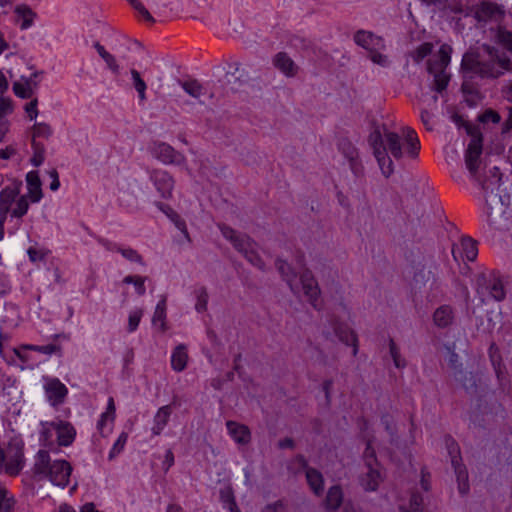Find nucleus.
I'll return each instance as SVG.
<instances>
[{
    "label": "nucleus",
    "instance_id": "9",
    "mask_svg": "<svg viewBox=\"0 0 512 512\" xmlns=\"http://www.w3.org/2000/svg\"><path fill=\"white\" fill-rule=\"evenodd\" d=\"M153 156L164 164L180 165L185 162V157L167 143H155L152 149Z\"/></svg>",
    "mask_w": 512,
    "mask_h": 512
},
{
    "label": "nucleus",
    "instance_id": "50",
    "mask_svg": "<svg viewBox=\"0 0 512 512\" xmlns=\"http://www.w3.org/2000/svg\"><path fill=\"white\" fill-rule=\"evenodd\" d=\"M28 196H21L16 203V208H14L11 212L13 217L21 218L24 216L29 208V203L27 200Z\"/></svg>",
    "mask_w": 512,
    "mask_h": 512
},
{
    "label": "nucleus",
    "instance_id": "59",
    "mask_svg": "<svg viewBox=\"0 0 512 512\" xmlns=\"http://www.w3.org/2000/svg\"><path fill=\"white\" fill-rule=\"evenodd\" d=\"M12 111H13V105H12L11 99L1 97L0 98V118L12 113Z\"/></svg>",
    "mask_w": 512,
    "mask_h": 512
},
{
    "label": "nucleus",
    "instance_id": "45",
    "mask_svg": "<svg viewBox=\"0 0 512 512\" xmlns=\"http://www.w3.org/2000/svg\"><path fill=\"white\" fill-rule=\"evenodd\" d=\"M433 45L431 43H422L414 51L411 52V57L416 63H420L425 57L431 54Z\"/></svg>",
    "mask_w": 512,
    "mask_h": 512
},
{
    "label": "nucleus",
    "instance_id": "37",
    "mask_svg": "<svg viewBox=\"0 0 512 512\" xmlns=\"http://www.w3.org/2000/svg\"><path fill=\"white\" fill-rule=\"evenodd\" d=\"M342 503V491L339 486H333L328 490L326 496L327 508L335 510L340 507Z\"/></svg>",
    "mask_w": 512,
    "mask_h": 512
},
{
    "label": "nucleus",
    "instance_id": "19",
    "mask_svg": "<svg viewBox=\"0 0 512 512\" xmlns=\"http://www.w3.org/2000/svg\"><path fill=\"white\" fill-rule=\"evenodd\" d=\"M457 252L465 256L468 261H474L478 255L477 243L469 237H463L459 245L452 248V254L455 260L458 259Z\"/></svg>",
    "mask_w": 512,
    "mask_h": 512
},
{
    "label": "nucleus",
    "instance_id": "25",
    "mask_svg": "<svg viewBox=\"0 0 512 512\" xmlns=\"http://www.w3.org/2000/svg\"><path fill=\"white\" fill-rule=\"evenodd\" d=\"M188 353L184 344H179L175 347L171 356V366L174 371L181 372L187 366Z\"/></svg>",
    "mask_w": 512,
    "mask_h": 512
},
{
    "label": "nucleus",
    "instance_id": "54",
    "mask_svg": "<svg viewBox=\"0 0 512 512\" xmlns=\"http://www.w3.org/2000/svg\"><path fill=\"white\" fill-rule=\"evenodd\" d=\"M389 350H390V355L394 361V365L397 368H403L406 365V363L403 359H401L399 349L392 339H390V342H389Z\"/></svg>",
    "mask_w": 512,
    "mask_h": 512
},
{
    "label": "nucleus",
    "instance_id": "6",
    "mask_svg": "<svg viewBox=\"0 0 512 512\" xmlns=\"http://www.w3.org/2000/svg\"><path fill=\"white\" fill-rule=\"evenodd\" d=\"M218 227L223 237L230 241L233 247L243 256L256 249V243L248 235L240 234L225 224H218Z\"/></svg>",
    "mask_w": 512,
    "mask_h": 512
},
{
    "label": "nucleus",
    "instance_id": "12",
    "mask_svg": "<svg viewBox=\"0 0 512 512\" xmlns=\"http://www.w3.org/2000/svg\"><path fill=\"white\" fill-rule=\"evenodd\" d=\"M503 8L493 2L483 1L475 9V18L479 22H488L491 20H499L504 17Z\"/></svg>",
    "mask_w": 512,
    "mask_h": 512
},
{
    "label": "nucleus",
    "instance_id": "62",
    "mask_svg": "<svg viewBox=\"0 0 512 512\" xmlns=\"http://www.w3.org/2000/svg\"><path fill=\"white\" fill-rule=\"evenodd\" d=\"M506 112H507L506 119L503 122L502 129H501V133L503 135L507 134L508 132H510L512 130V107L506 108Z\"/></svg>",
    "mask_w": 512,
    "mask_h": 512
},
{
    "label": "nucleus",
    "instance_id": "28",
    "mask_svg": "<svg viewBox=\"0 0 512 512\" xmlns=\"http://www.w3.org/2000/svg\"><path fill=\"white\" fill-rule=\"evenodd\" d=\"M159 208L171 219L175 226L183 233L188 242H191L185 221L169 206L160 204Z\"/></svg>",
    "mask_w": 512,
    "mask_h": 512
},
{
    "label": "nucleus",
    "instance_id": "39",
    "mask_svg": "<svg viewBox=\"0 0 512 512\" xmlns=\"http://www.w3.org/2000/svg\"><path fill=\"white\" fill-rule=\"evenodd\" d=\"M107 248L108 249H112V250H116L117 252L121 253V255L124 258H126L127 260H129L131 262L139 263L142 266L145 265V262H144L142 256L135 249L123 248V247H120V246L110 247V245H107Z\"/></svg>",
    "mask_w": 512,
    "mask_h": 512
},
{
    "label": "nucleus",
    "instance_id": "16",
    "mask_svg": "<svg viewBox=\"0 0 512 512\" xmlns=\"http://www.w3.org/2000/svg\"><path fill=\"white\" fill-rule=\"evenodd\" d=\"M354 41L357 45L365 48L369 52L374 49H385V42L383 38L368 31H357L354 35Z\"/></svg>",
    "mask_w": 512,
    "mask_h": 512
},
{
    "label": "nucleus",
    "instance_id": "2",
    "mask_svg": "<svg viewBox=\"0 0 512 512\" xmlns=\"http://www.w3.org/2000/svg\"><path fill=\"white\" fill-rule=\"evenodd\" d=\"M71 465L65 460L52 461L47 450H38L34 458L33 473L57 486L65 487L69 482Z\"/></svg>",
    "mask_w": 512,
    "mask_h": 512
},
{
    "label": "nucleus",
    "instance_id": "33",
    "mask_svg": "<svg viewBox=\"0 0 512 512\" xmlns=\"http://www.w3.org/2000/svg\"><path fill=\"white\" fill-rule=\"evenodd\" d=\"M384 127H387L385 124L381 126H377L374 131L369 135V144L373 148V154L376 155V150L384 149Z\"/></svg>",
    "mask_w": 512,
    "mask_h": 512
},
{
    "label": "nucleus",
    "instance_id": "34",
    "mask_svg": "<svg viewBox=\"0 0 512 512\" xmlns=\"http://www.w3.org/2000/svg\"><path fill=\"white\" fill-rule=\"evenodd\" d=\"M405 140H406V143H407V146H408V154L412 157V158H416L418 156V152L420 150V142H419V139L415 133L414 130L410 129V128H407L405 130Z\"/></svg>",
    "mask_w": 512,
    "mask_h": 512
},
{
    "label": "nucleus",
    "instance_id": "58",
    "mask_svg": "<svg viewBox=\"0 0 512 512\" xmlns=\"http://www.w3.org/2000/svg\"><path fill=\"white\" fill-rule=\"evenodd\" d=\"M220 499L227 506L228 504L235 501L233 489L230 486L220 490Z\"/></svg>",
    "mask_w": 512,
    "mask_h": 512
},
{
    "label": "nucleus",
    "instance_id": "46",
    "mask_svg": "<svg viewBox=\"0 0 512 512\" xmlns=\"http://www.w3.org/2000/svg\"><path fill=\"white\" fill-rule=\"evenodd\" d=\"M115 410L116 409H115L114 399L112 397H110L108 399L106 412L101 415V418L98 422V428L100 431L103 430V427L107 421L112 422L114 420Z\"/></svg>",
    "mask_w": 512,
    "mask_h": 512
},
{
    "label": "nucleus",
    "instance_id": "38",
    "mask_svg": "<svg viewBox=\"0 0 512 512\" xmlns=\"http://www.w3.org/2000/svg\"><path fill=\"white\" fill-rule=\"evenodd\" d=\"M495 41L498 44H501L504 48H506L512 54V32L506 30L503 27H497L495 30Z\"/></svg>",
    "mask_w": 512,
    "mask_h": 512
},
{
    "label": "nucleus",
    "instance_id": "26",
    "mask_svg": "<svg viewBox=\"0 0 512 512\" xmlns=\"http://www.w3.org/2000/svg\"><path fill=\"white\" fill-rule=\"evenodd\" d=\"M171 413V405H165L158 409L157 413L155 414L154 425L152 427V432L154 435H159L162 432L169 421Z\"/></svg>",
    "mask_w": 512,
    "mask_h": 512
},
{
    "label": "nucleus",
    "instance_id": "1",
    "mask_svg": "<svg viewBox=\"0 0 512 512\" xmlns=\"http://www.w3.org/2000/svg\"><path fill=\"white\" fill-rule=\"evenodd\" d=\"M505 71L512 73L511 60L508 56L501 55L497 47L484 43L478 49H469L463 54L460 65L462 91L472 93V82L475 78L494 80Z\"/></svg>",
    "mask_w": 512,
    "mask_h": 512
},
{
    "label": "nucleus",
    "instance_id": "43",
    "mask_svg": "<svg viewBox=\"0 0 512 512\" xmlns=\"http://www.w3.org/2000/svg\"><path fill=\"white\" fill-rule=\"evenodd\" d=\"M131 76H132V80H133V86L136 89V91L138 92L140 101L141 102L145 101L146 100L145 91L147 88L145 81L141 78L140 73L135 69L131 70Z\"/></svg>",
    "mask_w": 512,
    "mask_h": 512
},
{
    "label": "nucleus",
    "instance_id": "22",
    "mask_svg": "<svg viewBox=\"0 0 512 512\" xmlns=\"http://www.w3.org/2000/svg\"><path fill=\"white\" fill-rule=\"evenodd\" d=\"M275 264H276L277 270L281 274L282 278L287 282L291 291L294 294H297L298 287H297V285L294 284L297 274L294 271V269L292 268V266L280 258H278L276 260Z\"/></svg>",
    "mask_w": 512,
    "mask_h": 512
},
{
    "label": "nucleus",
    "instance_id": "32",
    "mask_svg": "<svg viewBox=\"0 0 512 512\" xmlns=\"http://www.w3.org/2000/svg\"><path fill=\"white\" fill-rule=\"evenodd\" d=\"M433 319L435 324L438 327H447L451 324L453 316L452 309L449 306H441L439 307L433 315Z\"/></svg>",
    "mask_w": 512,
    "mask_h": 512
},
{
    "label": "nucleus",
    "instance_id": "29",
    "mask_svg": "<svg viewBox=\"0 0 512 512\" xmlns=\"http://www.w3.org/2000/svg\"><path fill=\"white\" fill-rule=\"evenodd\" d=\"M378 165L381 169L382 174L388 178L394 172L393 161L391 157L386 153L385 149L376 150V155H374Z\"/></svg>",
    "mask_w": 512,
    "mask_h": 512
},
{
    "label": "nucleus",
    "instance_id": "14",
    "mask_svg": "<svg viewBox=\"0 0 512 512\" xmlns=\"http://www.w3.org/2000/svg\"><path fill=\"white\" fill-rule=\"evenodd\" d=\"M303 292L311 305L317 308V301L320 295V289L311 271L306 270L300 276Z\"/></svg>",
    "mask_w": 512,
    "mask_h": 512
},
{
    "label": "nucleus",
    "instance_id": "42",
    "mask_svg": "<svg viewBox=\"0 0 512 512\" xmlns=\"http://www.w3.org/2000/svg\"><path fill=\"white\" fill-rule=\"evenodd\" d=\"M53 133L51 126L47 123H35L32 127V139H49Z\"/></svg>",
    "mask_w": 512,
    "mask_h": 512
},
{
    "label": "nucleus",
    "instance_id": "7",
    "mask_svg": "<svg viewBox=\"0 0 512 512\" xmlns=\"http://www.w3.org/2000/svg\"><path fill=\"white\" fill-rule=\"evenodd\" d=\"M218 227L223 237L230 241L233 247L243 256L256 249V243L248 235L240 234L225 224H218Z\"/></svg>",
    "mask_w": 512,
    "mask_h": 512
},
{
    "label": "nucleus",
    "instance_id": "21",
    "mask_svg": "<svg viewBox=\"0 0 512 512\" xmlns=\"http://www.w3.org/2000/svg\"><path fill=\"white\" fill-rule=\"evenodd\" d=\"M227 429L231 437L235 440V442L239 445H247L250 441L251 435L250 430L247 426L228 421Z\"/></svg>",
    "mask_w": 512,
    "mask_h": 512
},
{
    "label": "nucleus",
    "instance_id": "13",
    "mask_svg": "<svg viewBox=\"0 0 512 512\" xmlns=\"http://www.w3.org/2000/svg\"><path fill=\"white\" fill-rule=\"evenodd\" d=\"M150 179L153 181L161 197L170 198L172 196L174 179L167 171L154 170L150 174Z\"/></svg>",
    "mask_w": 512,
    "mask_h": 512
},
{
    "label": "nucleus",
    "instance_id": "53",
    "mask_svg": "<svg viewBox=\"0 0 512 512\" xmlns=\"http://www.w3.org/2000/svg\"><path fill=\"white\" fill-rule=\"evenodd\" d=\"M142 316H143L142 309H136L129 314V318H128V331L129 332H134L137 329Z\"/></svg>",
    "mask_w": 512,
    "mask_h": 512
},
{
    "label": "nucleus",
    "instance_id": "3",
    "mask_svg": "<svg viewBox=\"0 0 512 512\" xmlns=\"http://www.w3.org/2000/svg\"><path fill=\"white\" fill-rule=\"evenodd\" d=\"M452 47L448 44H442L437 55L428 61V72L433 75V86L438 92L446 89L450 80V75L446 68L451 61Z\"/></svg>",
    "mask_w": 512,
    "mask_h": 512
},
{
    "label": "nucleus",
    "instance_id": "55",
    "mask_svg": "<svg viewBox=\"0 0 512 512\" xmlns=\"http://www.w3.org/2000/svg\"><path fill=\"white\" fill-rule=\"evenodd\" d=\"M133 8L148 22L154 23V18L139 0H128Z\"/></svg>",
    "mask_w": 512,
    "mask_h": 512
},
{
    "label": "nucleus",
    "instance_id": "4",
    "mask_svg": "<svg viewBox=\"0 0 512 512\" xmlns=\"http://www.w3.org/2000/svg\"><path fill=\"white\" fill-rule=\"evenodd\" d=\"M477 293L485 302L486 297H490L495 301H502L506 296L503 282L498 272L490 271L482 273L477 277Z\"/></svg>",
    "mask_w": 512,
    "mask_h": 512
},
{
    "label": "nucleus",
    "instance_id": "31",
    "mask_svg": "<svg viewBox=\"0 0 512 512\" xmlns=\"http://www.w3.org/2000/svg\"><path fill=\"white\" fill-rule=\"evenodd\" d=\"M152 323L154 325L159 324L162 332L166 331V296H162L158 302L152 317Z\"/></svg>",
    "mask_w": 512,
    "mask_h": 512
},
{
    "label": "nucleus",
    "instance_id": "5",
    "mask_svg": "<svg viewBox=\"0 0 512 512\" xmlns=\"http://www.w3.org/2000/svg\"><path fill=\"white\" fill-rule=\"evenodd\" d=\"M467 133L471 136L465 153V164L469 172L474 176L479 170L482 154V135L478 127L468 126Z\"/></svg>",
    "mask_w": 512,
    "mask_h": 512
},
{
    "label": "nucleus",
    "instance_id": "49",
    "mask_svg": "<svg viewBox=\"0 0 512 512\" xmlns=\"http://www.w3.org/2000/svg\"><path fill=\"white\" fill-rule=\"evenodd\" d=\"M347 156L349 157V160H350V167H351L352 172L356 176H362L364 168H363L362 164L357 159V153H356L355 149L350 148V151L347 153Z\"/></svg>",
    "mask_w": 512,
    "mask_h": 512
},
{
    "label": "nucleus",
    "instance_id": "44",
    "mask_svg": "<svg viewBox=\"0 0 512 512\" xmlns=\"http://www.w3.org/2000/svg\"><path fill=\"white\" fill-rule=\"evenodd\" d=\"M14 93L23 99H28L33 94V88L31 85V80L27 79L25 83L15 82L13 84Z\"/></svg>",
    "mask_w": 512,
    "mask_h": 512
},
{
    "label": "nucleus",
    "instance_id": "41",
    "mask_svg": "<svg viewBox=\"0 0 512 512\" xmlns=\"http://www.w3.org/2000/svg\"><path fill=\"white\" fill-rule=\"evenodd\" d=\"M181 85L184 91L193 98L198 99L204 94V88L197 80L185 81Z\"/></svg>",
    "mask_w": 512,
    "mask_h": 512
},
{
    "label": "nucleus",
    "instance_id": "63",
    "mask_svg": "<svg viewBox=\"0 0 512 512\" xmlns=\"http://www.w3.org/2000/svg\"><path fill=\"white\" fill-rule=\"evenodd\" d=\"M102 59L106 62L107 66L114 72H119V65L117 64V61L115 57L107 52L105 55H103Z\"/></svg>",
    "mask_w": 512,
    "mask_h": 512
},
{
    "label": "nucleus",
    "instance_id": "8",
    "mask_svg": "<svg viewBox=\"0 0 512 512\" xmlns=\"http://www.w3.org/2000/svg\"><path fill=\"white\" fill-rule=\"evenodd\" d=\"M22 450H0V472L4 469L9 475H17L24 466Z\"/></svg>",
    "mask_w": 512,
    "mask_h": 512
},
{
    "label": "nucleus",
    "instance_id": "36",
    "mask_svg": "<svg viewBox=\"0 0 512 512\" xmlns=\"http://www.w3.org/2000/svg\"><path fill=\"white\" fill-rule=\"evenodd\" d=\"M368 468L366 477L362 480L363 486L367 491H374L379 485L380 473L376 469H373L370 463H368Z\"/></svg>",
    "mask_w": 512,
    "mask_h": 512
},
{
    "label": "nucleus",
    "instance_id": "24",
    "mask_svg": "<svg viewBox=\"0 0 512 512\" xmlns=\"http://www.w3.org/2000/svg\"><path fill=\"white\" fill-rule=\"evenodd\" d=\"M454 377L468 393L474 394L477 392L478 379L472 372L460 369L454 372Z\"/></svg>",
    "mask_w": 512,
    "mask_h": 512
},
{
    "label": "nucleus",
    "instance_id": "40",
    "mask_svg": "<svg viewBox=\"0 0 512 512\" xmlns=\"http://www.w3.org/2000/svg\"><path fill=\"white\" fill-rule=\"evenodd\" d=\"M31 146H32V149H33V156L31 158V163L35 166V167H38L40 166L43 162H44V159H45V146L43 143L35 140V139H31Z\"/></svg>",
    "mask_w": 512,
    "mask_h": 512
},
{
    "label": "nucleus",
    "instance_id": "60",
    "mask_svg": "<svg viewBox=\"0 0 512 512\" xmlns=\"http://www.w3.org/2000/svg\"><path fill=\"white\" fill-rule=\"evenodd\" d=\"M423 498L419 494H413L410 500L411 512H422Z\"/></svg>",
    "mask_w": 512,
    "mask_h": 512
},
{
    "label": "nucleus",
    "instance_id": "61",
    "mask_svg": "<svg viewBox=\"0 0 512 512\" xmlns=\"http://www.w3.org/2000/svg\"><path fill=\"white\" fill-rule=\"evenodd\" d=\"M27 348L42 352L44 354H53L59 350V347L54 344L44 345V346H27Z\"/></svg>",
    "mask_w": 512,
    "mask_h": 512
},
{
    "label": "nucleus",
    "instance_id": "23",
    "mask_svg": "<svg viewBox=\"0 0 512 512\" xmlns=\"http://www.w3.org/2000/svg\"><path fill=\"white\" fill-rule=\"evenodd\" d=\"M28 186V197L33 203L39 202L42 198L41 181L36 171H31L26 175Z\"/></svg>",
    "mask_w": 512,
    "mask_h": 512
},
{
    "label": "nucleus",
    "instance_id": "52",
    "mask_svg": "<svg viewBox=\"0 0 512 512\" xmlns=\"http://www.w3.org/2000/svg\"><path fill=\"white\" fill-rule=\"evenodd\" d=\"M208 303V293L206 288L202 287L197 290V302L195 304V309L198 312H203L207 309Z\"/></svg>",
    "mask_w": 512,
    "mask_h": 512
},
{
    "label": "nucleus",
    "instance_id": "47",
    "mask_svg": "<svg viewBox=\"0 0 512 512\" xmlns=\"http://www.w3.org/2000/svg\"><path fill=\"white\" fill-rule=\"evenodd\" d=\"M7 494V490L0 485V512H13L15 501Z\"/></svg>",
    "mask_w": 512,
    "mask_h": 512
},
{
    "label": "nucleus",
    "instance_id": "30",
    "mask_svg": "<svg viewBox=\"0 0 512 512\" xmlns=\"http://www.w3.org/2000/svg\"><path fill=\"white\" fill-rule=\"evenodd\" d=\"M15 13L17 14L19 20L22 21L20 24L21 29H27L32 26L36 14L29 6L24 4L19 5L15 8Z\"/></svg>",
    "mask_w": 512,
    "mask_h": 512
},
{
    "label": "nucleus",
    "instance_id": "17",
    "mask_svg": "<svg viewBox=\"0 0 512 512\" xmlns=\"http://www.w3.org/2000/svg\"><path fill=\"white\" fill-rule=\"evenodd\" d=\"M50 425L56 431L57 443L59 446L66 447L72 445L76 436V430L69 422H53Z\"/></svg>",
    "mask_w": 512,
    "mask_h": 512
},
{
    "label": "nucleus",
    "instance_id": "56",
    "mask_svg": "<svg viewBox=\"0 0 512 512\" xmlns=\"http://www.w3.org/2000/svg\"><path fill=\"white\" fill-rule=\"evenodd\" d=\"M479 121L482 123H499L501 121V116L498 112L488 109L478 117Z\"/></svg>",
    "mask_w": 512,
    "mask_h": 512
},
{
    "label": "nucleus",
    "instance_id": "57",
    "mask_svg": "<svg viewBox=\"0 0 512 512\" xmlns=\"http://www.w3.org/2000/svg\"><path fill=\"white\" fill-rule=\"evenodd\" d=\"M247 261H249L253 266L257 267L260 270H264L265 264L262 258L257 253L256 249L251 250L246 256H244Z\"/></svg>",
    "mask_w": 512,
    "mask_h": 512
},
{
    "label": "nucleus",
    "instance_id": "51",
    "mask_svg": "<svg viewBox=\"0 0 512 512\" xmlns=\"http://www.w3.org/2000/svg\"><path fill=\"white\" fill-rule=\"evenodd\" d=\"M380 50L381 49H374L369 52V58L373 63L382 67H387L390 64L389 58L387 55L382 54Z\"/></svg>",
    "mask_w": 512,
    "mask_h": 512
},
{
    "label": "nucleus",
    "instance_id": "64",
    "mask_svg": "<svg viewBox=\"0 0 512 512\" xmlns=\"http://www.w3.org/2000/svg\"><path fill=\"white\" fill-rule=\"evenodd\" d=\"M37 103V99H34L25 105V111L30 120L35 119L38 115Z\"/></svg>",
    "mask_w": 512,
    "mask_h": 512
},
{
    "label": "nucleus",
    "instance_id": "48",
    "mask_svg": "<svg viewBox=\"0 0 512 512\" xmlns=\"http://www.w3.org/2000/svg\"><path fill=\"white\" fill-rule=\"evenodd\" d=\"M145 280L146 277L128 275L124 277L123 282L126 284H133L138 295L142 296L145 294Z\"/></svg>",
    "mask_w": 512,
    "mask_h": 512
},
{
    "label": "nucleus",
    "instance_id": "27",
    "mask_svg": "<svg viewBox=\"0 0 512 512\" xmlns=\"http://www.w3.org/2000/svg\"><path fill=\"white\" fill-rule=\"evenodd\" d=\"M452 465L455 470L459 492L465 495L469 491L468 472L464 466L458 463L454 456L452 457Z\"/></svg>",
    "mask_w": 512,
    "mask_h": 512
},
{
    "label": "nucleus",
    "instance_id": "35",
    "mask_svg": "<svg viewBox=\"0 0 512 512\" xmlns=\"http://www.w3.org/2000/svg\"><path fill=\"white\" fill-rule=\"evenodd\" d=\"M306 478L312 490L319 495L323 491L322 475L317 470L308 468L306 470Z\"/></svg>",
    "mask_w": 512,
    "mask_h": 512
},
{
    "label": "nucleus",
    "instance_id": "11",
    "mask_svg": "<svg viewBox=\"0 0 512 512\" xmlns=\"http://www.w3.org/2000/svg\"><path fill=\"white\" fill-rule=\"evenodd\" d=\"M44 390L52 406L62 404L68 393L66 386L57 378H47Z\"/></svg>",
    "mask_w": 512,
    "mask_h": 512
},
{
    "label": "nucleus",
    "instance_id": "20",
    "mask_svg": "<svg viewBox=\"0 0 512 512\" xmlns=\"http://www.w3.org/2000/svg\"><path fill=\"white\" fill-rule=\"evenodd\" d=\"M273 65L287 77H294L298 66L285 52H279L273 57Z\"/></svg>",
    "mask_w": 512,
    "mask_h": 512
},
{
    "label": "nucleus",
    "instance_id": "10",
    "mask_svg": "<svg viewBox=\"0 0 512 512\" xmlns=\"http://www.w3.org/2000/svg\"><path fill=\"white\" fill-rule=\"evenodd\" d=\"M20 192V184L7 186L0 192V235L3 233V226L12 203Z\"/></svg>",
    "mask_w": 512,
    "mask_h": 512
},
{
    "label": "nucleus",
    "instance_id": "18",
    "mask_svg": "<svg viewBox=\"0 0 512 512\" xmlns=\"http://www.w3.org/2000/svg\"><path fill=\"white\" fill-rule=\"evenodd\" d=\"M384 139L383 148L386 150V153L389 152L396 160L401 159L403 157V149L400 136L384 127Z\"/></svg>",
    "mask_w": 512,
    "mask_h": 512
},
{
    "label": "nucleus",
    "instance_id": "15",
    "mask_svg": "<svg viewBox=\"0 0 512 512\" xmlns=\"http://www.w3.org/2000/svg\"><path fill=\"white\" fill-rule=\"evenodd\" d=\"M330 324L334 330V333L339 340L346 345L353 346V355L355 356L358 352L357 337L355 333L344 323L338 321L336 318H331Z\"/></svg>",
    "mask_w": 512,
    "mask_h": 512
}]
</instances>
